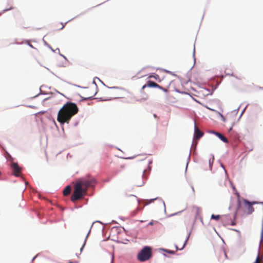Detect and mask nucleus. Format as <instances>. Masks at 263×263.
I'll return each instance as SVG.
<instances>
[{"label":"nucleus","instance_id":"f257e3e1","mask_svg":"<svg viewBox=\"0 0 263 263\" xmlns=\"http://www.w3.org/2000/svg\"><path fill=\"white\" fill-rule=\"evenodd\" d=\"M95 183L96 180L89 176H86L79 179L74 185L71 200L74 202L82 198L86 194L88 188L93 185Z\"/></svg>","mask_w":263,"mask_h":263},{"label":"nucleus","instance_id":"f03ea898","mask_svg":"<svg viewBox=\"0 0 263 263\" xmlns=\"http://www.w3.org/2000/svg\"><path fill=\"white\" fill-rule=\"evenodd\" d=\"M77 105L72 102H67L59 111L57 120L61 124L68 123L72 116L78 112Z\"/></svg>","mask_w":263,"mask_h":263},{"label":"nucleus","instance_id":"7ed1b4c3","mask_svg":"<svg viewBox=\"0 0 263 263\" xmlns=\"http://www.w3.org/2000/svg\"><path fill=\"white\" fill-rule=\"evenodd\" d=\"M255 203H256L255 202L251 203L247 200H244L242 203L239 204L237 212H241L242 215L251 214L254 211L252 205Z\"/></svg>","mask_w":263,"mask_h":263},{"label":"nucleus","instance_id":"20e7f679","mask_svg":"<svg viewBox=\"0 0 263 263\" xmlns=\"http://www.w3.org/2000/svg\"><path fill=\"white\" fill-rule=\"evenodd\" d=\"M152 255V249L149 247H144L138 253V259L141 261L148 260Z\"/></svg>","mask_w":263,"mask_h":263},{"label":"nucleus","instance_id":"39448f33","mask_svg":"<svg viewBox=\"0 0 263 263\" xmlns=\"http://www.w3.org/2000/svg\"><path fill=\"white\" fill-rule=\"evenodd\" d=\"M215 254L218 261L220 262H223L228 257L224 248L222 247H217L215 249Z\"/></svg>","mask_w":263,"mask_h":263},{"label":"nucleus","instance_id":"423d86ee","mask_svg":"<svg viewBox=\"0 0 263 263\" xmlns=\"http://www.w3.org/2000/svg\"><path fill=\"white\" fill-rule=\"evenodd\" d=\"M10 166L12 169L13 175L15 176H18L21 171V168L18 165V164L15 162H12Z\"/></svg>","mask_w":263,"mask_h":263},{"label":"nucleus","instance_id":"0eeeda50","mask_svg":"<svg viewBox=\"0 0 263 263\" xmlns=\"http://www.w3.org/2000/svg\"><path fill=\"white\" fill-rule=\"evenodd\" d=\"M146 87H155V88H162V86H161L157 84L156 83H155V82H154L153 81H148L147 82V84L144 85L142 86V90H143Z\"/></svg>","mask_w":263,"mask_h":263},{"label":"nucleus","instance_id":"6e6552de","mask_svg":"<svg viewBox=\"0 0 263 263\" xmlns=\"http://www.w3.org/2000/svg\"><path fill=\"white\" fill-rule=\"evenodd\" d=\"M203 135V133L200 131L199 129L195 126V137L199 139Z\"/></svg>","mask_w":263,"mask_h":263},{"label":"nucleus","instance_id":"1a4fd4ad","mask_svg":"<svg viewBox=\"0 0 263 263\" xmlns=\"http://www.w3.org/2000/svg\"><path fill=\"white\" fill-rule=\"evenodd\" d=\"M213 133L215 134L219 138H220L223 142L225 143H228V140L227 138L224 137L223 135L221 134L216 132H213Z\"/></svg>","mask_w":263,"mask_h":263},{"label":"nucleus","instance_id":"9d476101","mask_svg":"<svg viewBox=\"0 0 263 263\" xmlns=\"http://www.w3.org/2000/svg\"><path fill=\"white\" fill-rule=\"evenodd\" d=\"M193 212H194L196 214L195 217V220L197 219L198 218H201V216H200L201 210L199 209L194 208L193 209Z\"/></svg>","mask_w":263,"mask_h":263},{"label":"nucleus","instance_id":"9b49d317","mask_svg":"<svg viewBox=\"0 0 263 263\" xmlns=\"http://www.w3.org/2000/svg\"><path fill=\"white\" fill-rule=\"evenodd\" d=\"M71 187L70 186H67L63 191V195L64 196H68L71 192Z\"/></svg>","mask_w":263,"mask_h":263},{"label":"nucleus","instance_id":"f8f14e48","mask_svg":"<svg viewBox=\"0 0 263 263\" xmlns=\"http://www.w3.org/2000/svg\"><path fill=\"white\" fill-rule=\"evenodd\" d=\"M158 199V197H155V198L150 199H146L145 201V203L146 204H148L152 203L154 200H156Z\"/></svg>","mask_w":263,"mask_h":263},{"label":"nucleus","instance_id":"ddd939ff","mask_svg":"<svg viewBox=\"0 0 263 263\" xmlns=\"http://www.w3.org/2000/svg\"><path fill=\"white\" fill-rule=\"evenodd\" d=\"M211 218L213 219H215L216 220H218L220 218V215H215L214 214H212L211 216Z\"/></svg>","mask_w":263,"mask_h":263},{"label":"nucleus","instance_id":"4468645a","mask_svg":"<svg viewBox=\"0 0 263 263\" xmlns=\"http://www.w3.org/2000/svg\"><path fill=\"white\" fill-rule=\"evenodd\" d=\"M254 263H260V258H259V253H258V255L256 258V259L255 262H254Z\"/></svg>","mask_w":263,"mask_h":263},{"label":"nucleus","instance_id":"2eb2a0df","mask_svg":"<svg viewBox=\"0 0 263 263\" xmlns=\"http://www.w3.org/2000/svg\"><path fill=\"white\" fill-rule=\"evenodd\" d=\"M7 159H8L9 161H11V163L13 162V158L11 157V156L10 155L8 154V157H7Z\"/></svg>","mask_w":263,"mask_h":263},{"label":"nucleus","instance_id":"dca6fc26","mask_svg":"<svg viewBox=\"0 0 263 263\" xmlns=\"http://www.w3.org/2000/svg\"><path fill=\"white\" fill-rule=\"evenodd\" d=\"M149 77L154 78L155 79H157V78L159 77V76L158 74H156V76H150Z\"/></svg>","mask_w":263,"mask_h":263},{"label":"nucleus","instance_id":"f3484780","mask_svg":"<svg viewBox=\"0 0 263 263\" xmlns=\"http://www.w3.org/2000/svg\"><path fill=\"white\" fill-rule=\"evenodd\" d=\"M160 89H161V90H163V91H165V92H167V90L166 89L164 88H163L162 87V88H160Z\"/></svg>","mask_w":263,"mask_h":263},{"label":"nucleus","instance_id":"a211bd4d","mask_svg":"<svg viewBox=\"0 0 263 263\" xmlns=\"http://www.w3.org/2000/svg\"><path fill=\"white\" fill-rule=\"evenodd\" d=\"M12 9V8L11 7V8H9V9H7L4 10V12H5V11H7V10H10V9Z\"/></svg>","mask_w":263,"mask_h":263},{"label":"nucleus","instance_id":"6ab92c4d","mask_svg":"<svg viewBox=\"0 0 263 263\" xmlns=\"http://www.w3.org/2000/svg\"><path fill=\"white\" fill-rule=\"evenodd\" d=\"M149 225H151V226L153 225V221L150 222L149 223Z\"/></svg>","mask_w":263,"mask_h":263},{"label":"nucleus","instance_id":"aec40b11","mask_svg":"<svg viewBox=\"0 0 263 263\" xmlns=\"http://www.w3.org/2000/svg\"><path fill=\"white\" fill-rule=\"evenodd\" d=\"M64 27V25H62V27H61V29H63Z\"/></svg>","mask_w":263,"mask_h":263},{"label":"nucleus","instance_id":"412c9836","mask_svg":"<svg viewBox=\"0 0 263 263\" xmlns=\"http://www.w3.org/2000/svg\"><path fill=\"white\" fill-rule=\"evenodd\" d=\"M84 245H85V243L83 245V247L81 248V250H82L83 249V248L84 247Z\"/></svg>","mask_w":263,"mask_h":263},{"label":"nucleus","instance_id":"4be33fe9","mask_svg":"<svg viewBox=\"0 0 263 263\" xmlns=\"http://www.w3.org/2000/svg\"><path fill=\"white\" fill-rule=\"evenodd\" d=\"M208 108L209 109H210V110H214L213 109H211V108Z\"/></svg>","mask_w":263,"mask_h":263}]
</instances>
